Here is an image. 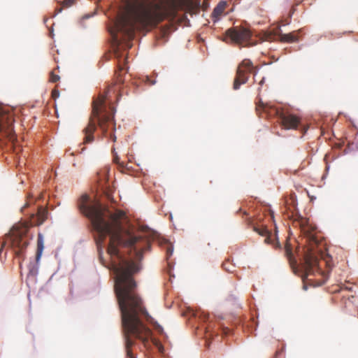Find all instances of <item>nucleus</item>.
Here are the masks:
<instances>
[{"label":"nucleus","mask_w":358,"mask_h":358,"mask_svg":"<svg viewBox=\"0 0 358 358\" xmlns=\"http://www.w3.org/2000/svg\"><path fill=\"white\" fill-rule=\"evenodd\" d=\"M322 255H316L315 259H317V262H315V264L313 266V273L308 274L306 271H305L304 268V264H305V257H303V262L300 265V269L301 272V278L303 280V282L304 283L303 289H307V287L306 285V282L307 281L312 282L313 279L310 278V276H317L320 275L322 277V280L321 279H319V281H321L319 282L320 285L323 284L327 279L328 278L329 273L333 267V263H332V258L329 255V259L330 260L331 266H327L326 263L325 258L324 257H322Z\"/></svg>","instance_id":"obj_6"},{"label":"nucleus","mask_w":358,"mask_h":358,"mask_svg":"<svg viewBox=\"0 0 358 358\" xmlns=\"http://www.w3.org/2000/svg\"><path fill=\"white\" fill-rule=\"evenodd\" d=\"M264 80H265V78H263L259 81V85L262 86V85L264 83Z\"/></svg>","instance_id":"obj_23"},{"label":"nucleus","mask_w":358,"mask_h":358,"mask_svg":"<svg viewBox=\"0 0 358 358\" xmlns=\"http://www.w3.org/2000/svg\"><path fill=\"white\" fill-rule=\"evenodd\" d=\"M157 329H159V330H162V327H160V326H159V325H158V327H157Z\"/></svg>","instance_id":"obj_26"},{"label":"nucleus","mask_w":358,"mask_h":358,"mask_svg":"<svg viewBox=\"0 0 358 358\" xmlns=\"http://www.w3.org/2000/svg\"><path fill=\"white\" fill-rule=\"evenodd\" d=\"M209 328H210V327H209L208 326L206 327V331H207V332H208V331H209Z\"/></svg>","instance_id":"obj_25"},{"label":"nucleus","mask_w":358,"mask_h":358,"mask_svg":"<svg viewBox=\"0 0 358 358\" xmlns=\"http://www.w3.org/2000/svg\"><path fill=\"white\" fill-rule=\"evenodd\" d=\"M145 79V82L148 83V84L150 85H154L155 83V80H150L148 76L146 77Z\"/></svg>","instance_id":"obj_21"},{"label":"nucleus","mask_w":358,"mask_h":358,"mask_svg":"<svg viewBox=\"0 0 358 358\" xmlns=\"http://www.w3.org/2000/svg\"><path fill=\"white\" fill-rule=\"evenodd\" d=\"M29 202H30V201H27V202L25 203V205L24 206L23 208L28 207V206H29Z\"/></svg>","instance_id":"obj_24"},{"label":"nucleus","mask_w":358,"mask_h":358,"mask_svg":"<svg viewBox=\"0 0 358 358\" xmlns=\"http://www.w3.org/2000/svg\"><path fill=\"white\" fill-rule=\"evenodd\" d=\"M285 255L289 261V263L292 268L294 273L296 272V270L298 269V264L296 259L294 257V255L292 253V249L291 248V245L289 244H287L285 247Z\"/></svg>","instance_id":"obj_12"},{"label":"nucleus","mask_w":358,"mask_h":358,"mask_svg":"<svg viewBox=\"0 0 358 358\" xmlns=\"http://www.w3.org/2000/svg\"><path fill=\"white\" fill-rule=\"evenodd\" d=\"M226 35L232 41L236 43H246V45L250 44L248 43V41L252 36V34L251 31L247 28L240 27H233L229 29L226 31Z\"/></svg>","instance_id":"obj_9"},{"label":"nucleus","mask_w":358,"mask_h":358,"mask_svg":"<svg viewBox=\"0 0 358 358\" xmlns=\"http://www.w3.org/2000/svg\"><path fill=\"white\" fill-rule=\"evenodd\" d=\"M59 80V76L55 74L54 71L50 72V81L52 83H56Z\"/></svg>","instance_id":"obj_17"},{"label":"nucleus","mask_w":358,"mask_h":358,"mask_svg":"<svg viewBox=\"0 0 358 358\" xmlns=\"http://www.w3.org/2000/svg\"><path fill=\"white\" fill-rule=\"evenodd\" d=\"M74 3V0H64L63 5L65 7H69L73 5Z\"/></svg>","instance_id":"obj_18"},{"label":"nucleus","mask_w":358,"mask_h":358,"mask_svg":"<svg viewBox=\"0 0 358 358\" xmlns=\"http://www.w3.org/2000/svg\"><path fill=\"white\" fill-rule=\"evenodd\" d=\"M248 225H250L251 227H252L253 230L258 233L259 235L262 236H266V238H265V242L268 243H269V232L268 231V229L264 227H259L255 224H253L252 221L249 220H248Z\"/></svg>","instance_id":"obj_14"},{"label":"nucleus","mask_w":358,"mask_h":358,"mask_svg":"<svg viewBox=\"0 0 358 358\" xmlns=\"http://www.w3.org/2000/svg\"><path fill=\"white\" fill-rule=\"evenodd\" d=\"M299 32H300V30L294 31L289 34H280L279 39L281 42H283V43L296 42L299 40L298 34Z\"/></svg>","instance_id":"obj_13"},{"label":"nucleus","mask_w":358,"mask_h":358,"mask_svg":"<svg viewBox=\"0 0 358 358\" xmlns=\"http://www.w3.org/2000/svg\"><path fill=\"white\" fill-rule=\"evenodd\" d=\"M59 96V92L56 90L53 91L52 92V96L54 99L56 98V96Z\"/></svg>","instance_id":"obj_22"},{"label":"nucleus","mask_w":358,"mask_h":358,"mask_svg":"<svg viewBox=\"0 0 358 358\" xmlns=\"http://www.w3.org/2000/svg\"><path fill=\"white\" fill-rule=\"evenodd\" d=\"M176 16L175 3H164L161 1H147L134 8H128L115 22L117 31L129 40L134 37L136 30L148 31L165 19L173 20Z\"/></svg>","instance_id":"obj_3"},{"label":"nucleus","mask_w":358,"mask_h":358,"mask_svg":"<svg viewBox=\"0 0 358 358\" xmlns=\"http://www.w3.org/2000/svg\"><path fill=\"white\" fill-rule=\"evenodd\" d=\"M127 47L131 48V45H129L128 44H127Z\"/></svg>","instance_id":"obj_27"},{"label":"nucleus","mask_w":358,"mask_h":358,"mask_svg":"<svg viewBox=\"0 0 358 358\" xmlns=\"http://www.w3.org/2000/svg\"><path fill=\"white\" fill-rule=\"evenodd\" d=\"M222 266L224 270L229 273L233 272L234 268V266L231 264L229 261H225L224 262H223Z\"/></svg>","instance_id":"obj_15"},{"label":"nucleus","mask_w":358,"mask_h":358,"mask_svg":"<svg viewBox=\"0 0 358 358\" xmlns=\"http://www.w3.org/2000/svg\"><path fill=\"white\" fill-rule=\"evenodd\" d=\"M227 3L225 1H222L218 3V4L215 6V8L213 9V11L211 14V17L213 18V20L214 22L218 21L220 18V17L224 13L226 8H227Z\"/></svg>","instance_id":"obj_11"},{"label":"nucleus","mask_w":358,"mask_h":358,"mask_svg":"<svg viewBox=\"0 0 358 358\" xmlns=\"http://www.w3.org/2000/svg\"><path fill=\"white\" fill-rule=\"evenodd\" d=\"M114 55L118 59L117 70L115 73L116 83L108 86L103 93L100 94L98 97L94 99L92 103V111L90 115L87 126L83 129L85 134L83 143H90L94 141V132L98 125L103 136L110 138L113 141H115L114 136L115 122L113 120L114 108L111 105L113 99L112 95L117 98L118 87L117 84L123 83L124 81V75L125 74V61L121 62L122 57L121 48L117 43L114 48ZM126 60V59H124Z\"/></svg>","instance_id":"obj_2"},{"label":"nucleus","mask_w":358,"mask_h":358,"mask_svg":"<svg viewBox=\"0 0 358 358\" xmlns=\"http://www.w3.org/2000/svg\"><path fill=\"white\" fill-rule=\"evenodd\" d=\"M78 207L96 233L95 241L99 250L106 237L110 236L107 252L111 257L110 268L115 274L114 289L121 313L126 358H136L131 350L135 344L132 338L145 345L151 331L143 320L151 323L153 319L136 292V283L132 276L140 269L136 261H141L143 252L149 250L150 239L124 230L121 222L125 216L122 210L113 212L99 201L91 200L87 194L78 200Z\"/></svg>","instance_id":"obj_1"},{"label":"nucleus","mask_w":358,"mask_h":358,"mask_svg":"<svg viewBox=\"0 0 358 358\" xmlns=\"http://www.w3.org/2000/svg\"><path fill=\"white\" fill-rule=\"evenodd\" d=\"M172 254H173V248L171 245H168L167 249H166L167 257H171L172 255Z\"/></svg>","instance_id":"obj_19"},{"label":"nucleus","mask_w":358,"mask_h":358,"mask_svg":"<svg viewBox=\"0 0 358 358\" xmlns=\"http://www.w3.org/2000/svg\"><path fill=\"white\" fill-rule=\"evenodd\" d=\"M302 233L306 238L307 248L304 253V268L308 274L313 273V266L315 264L316 255H322L326 260L327 266H331L329 255L326 252L325 243L317 236V230L315 225L310 224L308 220H301L300 223Z\"/></svg>","instance_id":"obj_4"},{"label":"nucleus","mask_w":358,"mask_h":358,"mask_svg":"<svg viewBox=\"0 0 358 358\" xmlns=\"http://www.w3.org/2000/svg\"><path fill=\"white\" fill-rule=\"evenodd\" d=\"M13 122V115L0 104V134L2 133L12 141L15 138Z\"/></svg>","instance_id":"obj_8"},{"label":"nucleus","mask_w":358,"mask_h":358,"mask_svg":"<svg viewBox=\"0 0 358 358\" xmlns=\"http://www.w3.org/2000/svg\"><path fill=\"white\" fill-rule=\"evenodd\" d=\"M44 249V241L42 234L38 233L37 238V250L36 254V262L30 263L28 266L29 274L36 275L38 273V264Z\"/></svg>","instance_id":"obj_10"},{"label":"nucleus","mask_w":358,"mask_h":358,"mask_svg":"<svg viewBox=\"0 0 358 358\" xmlns=\"http://www.w3.org/2000/svg\"><path fill=\"white\" fill-rule=\"evenodd\" d=\"M196 314L198 315L199 317L203 322H206L208 320L209 314L208 313H205L204 311H201V312H198Z\"/></svg>","instance_id":"obj_16"},{"label":"nucleus","mask_w":358,"mask_h":358,"mask_svg":"<svg viewBox=\"0 0 358 358\" xmlns=\"http://www.w3.org/2000/svg\"><path fill=\"white\" fill-rule=\"evenodd\" d=\"M256 75V67L249 59H244L237 66L234 78L233 88L237 90L241 85L245 84L249 78V75Z\"/></svg>","instance_id":"obj_7"},{"label":"nucleus","mask_w":358,"mask_h":358,"mask_svg":"<svg viewBox=\"0 0 358 358\" xmlns=\"http://www.w3.org/2000/svg\"><path fill=\"white\" fill-rule=\"evenodd\" d=\"M357 317H358V308H357Z\"/></svg>","instance_id":"obj_28"},{"label":"nucleus","mask_w":358,"mask_h":358,"mask_svg":"<svg viewBox=\"0 0 358 358\" xmlns=\"http://www.w3.org/2000/svg\"><path fill=\"white\" fill-rule=\"evenodd\" d=\"M256 110L259 115L262 113H264L268 117H279L282 125L287 129H296L300 123V120L297 116L294 115H286L280 109L268 103H264L261 99L257 103Z\"/></svg>","instance_id":"obj_5"},{"label":"nucleus","mask_w":358,"mask_h":358,"mask_svg":"<svg viewBox=\"0 0 358 358\" xmlns=\"http://www.w3.org/2000/svg\"><path fill=\"white\" fill-rule=\"evenodd\" d=\"M113 162L117 164H120L122 166H123V164H120V158L118 157V156H117L116 155H114V157H113Z\"/></svg>","instance_id":"obj_20"}]
</instances>
